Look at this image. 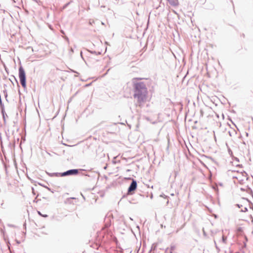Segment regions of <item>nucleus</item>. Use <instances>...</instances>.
I'll list each match as a JSON object with an SVG mask.
<instances>
[{"instance_id":"f257e3e1","label":"nucleus","mask_w":253,"mask_h":253,"mask_svg":"<svg viewBox=\"0 0 253 253\" xmlns=\"http://www.w3.org/2000/svg\"><path fill=\"white\" fill-rule=\"evenodd\" d=\"M133 97L141 106L143 103L148 101L150 98L148 96V92L145 84L143 82L136 83L133 84Z\"/></svg>"},{"instance_id":"f03ea898","label":"nucleus","mask_w":253,"mask_h":253,"mask_svg":"<svg viewBox=\"0 0 253 253\" xmlns=\"http://www.w3.org/2000/svg\"><path fill=\"white\" fill-rule=\"evenodd\" d=\"M19 77L22 86L25 88L26 87V73L22 66L19 68Z\"/></svg>"},{"instance_id":"7ed1b4c3","label":"nucleus","mask_w":253,"mask_h":253,"mask_svg":"<svg viewBox=\"0 0 253 253\" xmlns=\"http://www.w3.org/2000/svg\"><path fill=\"white\" fill-rule=\"evenodd\" d=\"M78 169H71L69 170L66 172L62 173L61 175L62 176L68 175H76L78 174Z\"/></svg>"},{"instance_id":"20e7f679","label":"nucleus","mask_w":253,"mask_h":253,"mask_svg":"<svg viewBox=\"0 0 253 253\" xmlns=\"http://www.w3.org/2000/svg\"><path fill=\"white\" fill-rule=\"evenodd\" d=\"M137 187V183L136 181L133 180L130 186L128 188V191L131 192V191H134Z\"/></svg>"},{"instance_id":"39448f33","label":"nucleus","mask_w":253,"mask_h":253,"mask_svg":"<svg viewBox=\"0 0 253 253\" xmlns=\"http://www.w3.org/2000/svg\"><path fill=\"white\" fill-rule=\"evenodd\" d=\"M175 246H171L170 248H167L166 250L165 253H172V252L175 249Z\"/></svg>"},{"instance_id":"423d86ee","label":"nucleus","mask_w":253,"mask_h":253,"mask_svg":"<svg viewBox=\"0 0 253 253\" xmlns=\"http://www.w3.org/2000/svg\"><path fill=\"white\" fill-rule=\"evenodd\" d=\"M38 213L39 215H40L41 216H42V217H46L48 216L47 214H46V213H44V214H43V213H42L40 211H38Z\"/></svg>"},{"instance_id":"0eeeda50","label":"nucleus","mask_w":253,"mask_h":253,"mask_svg":"<svg viewBox=\"0 0 253 253\" xmlns=\"http://www.w3.org/2000/svg\"><path fill=\"white\" fill-rule=\"evenodd\" d=\"M237 232H238V233H241L243 231V228L242 227H238L237 228Z\"/></svg>"},{"instance_id":"6e6552de","label":"nucleus","mask_w":253,"mask_h":253,"mask_svg":"<svg viewBox=\"0 0 253 253\" xmlns=\"http://www.w3.org/2000/svg\"><path fill=\"white\" fill-rule=\"evenodd\" d=\"M247 211V208H246V207H244V208L241 209V211Z\"/></svg>"},{"instance_id":"1a4fd4ad","label":"nucleus","mask_w":253,"mask_h":253,"mask_svg":"<svg viewBox=\"0 0 253 253\" xmlns=\"http://www.w3.org/2000/svg\"><path fill=\"white\" fill-rule=\"evenodd\" d=\"M238 206L239 208H240V205H238Z\"/></svg>"}]
</instances>
